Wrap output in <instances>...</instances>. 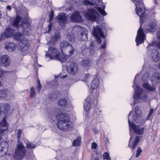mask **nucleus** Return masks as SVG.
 I'll list each match as a JSON object with an SVG mask.
<instances>
[{
  "mask_svg": "<svg viewBox=\"0 0 160 160\" xmlns=\"http://www.w3.org/2000/svg\"><path fill=\"white\" fill-rule=\"evenodd\" d=\"M58 113L57 114V112H52L50 113L49 117L53 121L56 118L57 126L59 129L64 131H68L72 126L69 115L66 113Z\"/></svg>",
  "mask_w": 160,
  "mask_h": 160,
  "instance_id": "obj_1",
  "label": "nucleus"
},
{
  "mask_svg": "<svg viewBox=\"0 0 160 160\" xmlns=\"http://www.w3.org/2000/svg\"><path fill=\"white\" fill-rule=\"evenodd\" d=\"M12 25L18 29L21 28L22 33L24 35H28L30 33V24L27 22H21L19 16H18L14 19Z\"/></svg>",
  "mask_w": 160,
  "mask_h": 160,
  "instance_id": "obj_2",
  "label": "nucleus"
},
{
  "mask_svg": "<svg viewBox=\"0 0 160 160\" xmlns=\"http://www.w3.org/2000/svg\"><path fill=\"white\" fill-rule=\"evenodd\" d=\"M22 133L21 129L18 130L17 133V137L18 139V143L17 147L15 151L14 154V158L17 159H21L23 158L25 155L26 151L22 143L19 141V138Z\"/></svg>",
  "mask_w": 160,
  "mask_h": 160,
  "instance_id": "obj_3",
  "label": "nucleus"
},
{
  "mask_svg": "<svg viewBox=\"0 0 160 160\" xmlns=\"http://www.w3.org/2000/svg\"><path fill=\"white\" fill-rule=\"evenodd\" d=\"M13 36L16 40L20 41L19 43V50L22 55L25 54L29 47L28 41L23 38V36L20 32L14 34Z\"/></svg>",
  "mask_w": 160,
  "mask_h": 160,
  "instance_id": "obj_4",
  "label": "nucleus"
},
{
  "mask_svg": "<svg viewBox=\"0 0 160 160\" xmlns=\"http://www.w3.org/2000/svg\"><path fill=\"white\" fill-rule=\"evenodd\" d=\"M142 116L141 110L138 107H136L134 110L130 112L128 115V123H133L134 121L140 123L138 120Z\"/></svg>",
  "mask_w": 160,
  "mask_h": 160,
  "instance_id": "obj_5",
  "label": "nucleus"
},
{
  "mask_svg": "<svg viewBox=\"0 0 160 160\" xmlns=\"http://www.w3.org/2000/svg\"><path fill=\"white\" fill-rule=\"evenodd\" d=\"M135 86L136 87V88H135L134 93L133 95L134 104L139 102V100L144 101L147 97L145 94L144 91L142 89L136 84Z\"/></svg>",
  "mask_w": 160,
  "mask_h": 160,
  "instance_id": "obj_6",
  "label": "nucleus"
},
{
  "mask_svg": "<svg viewBox=\"0 0 160 160\" xmlns=\"http://www.w3.org/2000/svg\"><path fill=\"white\" fill-rule=\"evenodd\" d=\"M135 6L136 13L139 16L140 20H142L146 15L145 8L143 7V3L142 1L133 0Z\"/></svg>",
  "mask_w": 160,
  "mask_h": 160,
  "instance_id": "obj_7",
  "label": "nucleus"
},
{
  "mask_svg": "<svg viewBox=\"0 0 160 160\" xmlns=\"http://www.w3.org/2000/svg\"><path fill=\"white\" fill-rule=\"evenodd\" d=\"M130 128V134L131 137L129 140L131 142L132 139L134 137V136L132 135V133H133V131L134 132L137 134L139 135L143 134L144 128H139V126L135 125L134 122L129 123Z\"/></svg>",
  "mask_w": 160,
  "mask_h": 160,
  "instance_id": "obj_8",
  "label": "nucleus"
},
{
  "mask_svg": "<svg viewBox=\"0 0 160 160\" xmlns=\"http://www.w3.org/2000/svg\"><path fill=\"white\" fill-rule=\"evenodd\" d=\"M92 34L96 38L97 41L99 44H100L101 42L100 37L105 38L102 30L99 26L97 25L96 27H93Z\"/></svg>",
  "mask_w": 160,
  "mask_h": 160,
  "instance_id": "obj_9",
  "label": "nucleus"
},
{
  "mask_svg": "<svg viewBox=\"0 0 160 160\" xmlns=\"http://www.w3.org/2000/svg\"><path fill=\"white\" fill-rule=\"evenodd\" d=\"M86 18L92 21H95L99 17V14L92 9H88L84 14Z\"/></svg>",
  "mask_w": 160,
  "mask_h": 160,
  "instance_id": "obj_10",
  "label": "nucleus"
},
{
  "mask_svg": "<svg viewBox=\"0 0 160 160\" xmlns=\"http://www.w3.org/2000/svg\"><path fill=\"white\" fill-rule=\"evenodd\" d=\"M78 65L77 63L71 62L68 66V72L71 75L76 74L78 73Z\"/></svg>",
  "mask_w": 160,
  "mask_h": 160,
  "instance_id": "obj_11",
  "label": "nucleus"
},
{
  "mask_svg": "<svg viewBox=\"0 0 160 160\" xmlns=\"http://www.w3.org/2000/svg\"><path fill=\"white\" fill-rule=\"evenodd\" d=\"M14 30L10 27L6 28L3 33H2L0 36V41L4 40L5 38H9L14 35Z\"/></svg>",
  "mask_w": 160,
  "mask_h": 160,
  "instance_id": "obj_12",
  "label": "nucleus"
},
{
  "mask_svg": "<svg viewBox=\"0 0 160 160\" xmlns=\"http://www.w3.org/2000/svg\"><path fill=\"white\" fill-rule=\"evenodd\" d=\"M79 30L81 32V35L82 40L83 41L87 40L88 39L87 31L86 29L82 28L79 26H76L73 28L72 32L74 33L75 32H77Z\"/></svg>",
  "mask_w": 160,
  "mask_h": 160,
  "instance_id": "obj_13",
  "label": "nucleus"
},
{
  "mask_svg": "<svg viewBox=\"0 0 160 160\" xmlns=\"http://www.w3.org/2000/svg\"><path fill=\"white\" fill-rule=\"evenodd\" d=\"M145 39V36L143 30L140 27L138 31L136 39L137 45L138 46L139 44L143 43Z\"/></svg>",
  "mask_w": 160,
  "mask_h": 160,
  "instance_id": "obj_14",
  "label": "nucleus"
},
{
  "mask_svg": "<svg viewBox=\"0 0 160 160\" xmlns=\"http://www.w3.org/2000/svg\"><path fill=\"white\" fill-rule=\"evenodd\" d=\"M60 46L62 49L67 48V49L69 52L68 55V56H71L73 53L74 48L68 42L65 41H63L60 43Z\"/></svg>",
  "mask_w": 160,
  "mask_h": 160,
  "instance_id": "obj_15",
  "label": "nucleus"
},
{
  "mask_svg": "<svg viewBox=\"0 0 160 160\" xmlns=\"http://www.w3.org/2000/svg\"><path fill=\"white\" fill-rule=\"evenodd\" d=\"M10 58L7 55H3L0 57V65L2 67H7L10 64Z\"/></svg>",
  "mask_w": 160,
  "mask_h": 160,
  "instance_id": "obj_16",
  "label": "nucleus"
},
{
  "mask_svg": "<svg viewBox=\"0 0 160 160\" xmlns=\"http://www.w3.org/2000/svg\"><path fill=\"white\" fill-rule=\"evenodd\" d=\"M49 52L50 54L46 53L45 56L47 58L49 57L51 59H56L57 57L60 54V52L56 48L53 47H49Z\"/></svg>",
  "mask_w": 160,
  "mask_h": 160,
  "instance_id": "obj_17",
  "label": "nucleus"
},
{
  "mask_svg": "<svg viewBox=\"0 0 160 160\" xmlns=\"http://www.w3.org/2000/svg\"><path fill=\"white\" fill-rule=\"evenodd\" d=\"M14 95L7 89H0V99L13 98Z\"/></svg>",
  "mask_w": 160,
  "mask_h": 160,
  "instance_id": "obj_18",
  "label": "nucleus"
},
{
  "mask_svg": "<svg viewBox=\"0 0 160 160\" xmlns=\"http://www.w3.org/2000/svg\"><path fill=\"white\" fill-rule=\"evenodd\" d=\"M4 46L6 50L8 52H11L15 50L16 45L12 42H7L5 43Z\"/></svg>",
  "mask_w": 160,
  "mask_h": 160,
  "instance_id": "obj_19",
  "label": "nucleus"
},
{
  "mask_svg": "<svg viewBox=\"0 0 160 160\" xmlns=\"http://www.w3.org/2000/svg\"><path fill=\"white\" fill-rule=\"evenodd\" d=\"M57 19L61 26L64 25L67 22V17L64 13L59 14L57 16Z\"/></svg>",
  "mask_w": 160,
  "mask_h": 160,
  "instance_id": "obj_20",
  "label": "nucleus"
},
{
  "mask_svg": "<svg viewBox=\"0 0 160 160\" xmlns=\"http://www.w3.org/2000/svg\"><path fill=\"white\" fill-rule=\"evenodd\" d=\"M160 54L156 49H152V51L151 57L152 60L155 62H157L160 58Z\"/></svg>",
  "mask_w": 160,
  "mask_h": 160,
  "instance_id": "obj_21",
  "label": "nucleus"
},
{
  "mask_svg": "<svg viewBox=\"0 0 160 160\" xmlns=\"http://www.w3.org/2000/svg\"><path fill=\"white\" fill-rule=\"evenodd\" d=\"M71 20L74 22H79L82 21V18L78 12H76L73 13L70 17Z\"/></svg>",
  "mask_w": 160,
  "mask_h": 160,
  "instance_id": "obj_22",
  "label": "nucleus"
},
{
  "mask_svg": "<svg viewBox=\"0 0 160 160\" xmlns=\"http://www.w3.org/2000/svg\"><path fill=\"white\" fill-rule=\"evenodd\" d=\"M151 80L152 82H154L155 84L158 83L160 82V73H154L151 77Z\"/></svg>",
  "mask_w": 160,
  "mask_h": 160,
  "instance_id": "obj_23",
  "label": "nucleus"
},
{
  "mask_svg": "<svg viewBox=\"0 0 160 160\" xmlns=\"http://www.w3.org/2000/svg\"><path fill=\"white\" fill-rule=\"evenodd\" d=\"M92 63V61L88 58L84 59L81 62L82 66L84 67L90 66Z\"/></svg>",
  "mask_w": 160,
  "mask_h": 160,
  "instance_id": "obj_24",
  "label": "nucleus"
},
{
  "mask_svg": "<svg viewBox=\"0 0 160 160\" xmlns=\"http://www.w3.org/2000/svg\"><path fill=\"white\" fill-rule=\"evenodd\" d=\"M90 102V98L88 97L85 100L84 104V109L85 111H88L90 110L91 106Z\"/></svg>",
  "mask_w": 160,
  "mask_h": 160,
  "instance_id": "obj_25",
  "label": "nucleus"
},
{
  "mask_svg": "<svg viewBox=\"0 0 160 160\" xmlns=\"http://www.w3.org/2000/svg\"><path fill=\"white\" fill-rule=\"evenodd\" d=\"M2 149L1 150V151H4L5 153H6L8 150V144L7 142L6 141L2 142L0 143Z\"/></svg>",
  "mask_w": 160,
  "mask_h": 160,
  "instance_id": "obj_26",
  "label": "nucleus"
},
{
  "mask_svg": "<svg viewBox=\"0 0 160 160\" xmlns=\"http://www.w3.org/2000/svg\"><path fill=\"white\" fill-rule=\"evenodd\" d=\"M156 27L155 23L154 22H152L147 26L146 29L148 31L151 32L154 31L156 30Z\"/></svg>",
  "mask_w": 160,
  "mask_h": 160,
  "instance_id": "obj_27",
  "label": "nucleus"
},
{
  "mask_svg": "<svg viewBox=\"0 0 160 160\" xmlns=\"http://www.w3.org/2000/svg\"><path fill=\"white\" fill-rule=\"evenodd\" d=\"M98 80L97 78H94L91 84V87L92 89H94L97 88L98 86Z\"/></svg>",
  "mask_w": 160,
  "mask_h": 160,
  "instance_id": "obj_28",
  "label": "nucleus"
},
{
  "mask_svg": "<svg viewBox=\"0 0 160 160\" xmlns=\"http://www.w3.org/2000/svg\"><path fill=\"white\" fill-rule=\"evenodd\" d=\"M67 58V56L63 53H60L58 55L56 59L58 60L61 62H65L66 61Z\"/></svg>",
  "mask_w": 160,
  "mask_h": 160,
  "instance_id": "obj_29",
  "label": "nucleus"
},
{
  "mask_svg": "<svg viewBox=\"0 0 160 160\" xmlns=\"http://www.w3.org/2000/svg\"><path fill=\"white\" fill-rule=\"evenodd\" d=\"M93 2H91L89 1L85 0L84 3L86 4L94 5L96 6H98L100 4V1L99 0H92Z\"/></svg>",
  "mask_w": 160,
  "mask_h": 160,
  "instance_id": "obj_30",
  "label": "nucleus"
},
{
  "mask_svg": "<svg viewBox=\"0 0 160 160\" xmlns=\"http://www.w3.org/2000/svg\"><path fill=\"white\" fill-rule=\"evenodd\" d=\"M58 103L59 105L64 107L67 104V102L65 99L61 98L59 100Z\"/></svg>",
  "mask_w": 160,
  "mask_h": 160,
  "instance_id": "obj_31",
  "label": "nucleus"
},
{
  "mask_svg": "<svg viewBox=\"0 0 160 160\" xmlns=\"http://www.w3.org/2000/svg\"><path fill=\"white\" fill-rule=\"evenodd\" d=\"M144 88L150 91H154L156 90V88L153 86L152 87L148 83H144L143 85Z\"/></svg>",
  "mask_w": 160,
  "mask_h": 160,
  "instance_id": "obj_32",
  "label": "nucleus"
},
{
  "mask_svg": "<svg viewBox=\"0 0 160 160\" xmlns=\"http://www.w3.org/2000/svg\"><path fill=\"white\" fill-rule=\"evenodd\" d=\"M81 138L80 137H78L76 139L74 140L73 142L72 145L74 146H79L81 142Z\"/></svg>",
  "mask_w": 160,
  "mask_h": 160,
  "instance_id": "obj_33",
  "label": "nucleus"
},
{
  "mask_svg": "<svg viewBox=\"0 0 160 160\" xmlns=\"http://www.w3.org/2000/svg\"><path fill=\"white\" fill-rule=\"evenodd\" d=\"M140 141V137L139 136H137L135 137V139L134 140L132 145V148L135 149L137 145L138 142Z\"/></svg>",
  "mask_w": 160,
  "mask_h": 160,
  "instance_id": "obj_34",
  "label": "nucleus"
},
{
  "mask_svg": "<svg viewBox=\"0 0 160 160\" xmlns=\"http://www.w3.org/2000/svg\"><path fill=\"white\" fill-rule=\"evenodd\" d=\"M26 144L27 148L30 149H34L36 147V145L31 142H26Z\"/></svg>",
  "mask_w": 160,
  "mask_h": 160,
  "instance_id": "obj_35",
  "label": "nucleus"
},
{
  "mask_svg": "<svg viewBox=\"0 0 160 160\" xmlns=\"http://www.w3.org/2000/svg\"><path fill=\"white\" fill-rule=\"evenodd\" d=\"M36 95V92L34 88L32 87L30 88V96L31 98H34Z\"/></svg>",
  "mask_w": 160,
  "mask_h": 160,
  "instance_id": "obj_36",
  "label": "nucleus"
},
{
  "mask_svg": "<svg viewBox=\"0 0 160 160\" xmlns=\"http://www.w3.org/2000/svg\"><path fill=\"white\" fill-rule=\"evenodd\" d=\"M2 107L4 109V112L7 113L10 109V105L7 103L4 104Z\"/></svg>",
  "mask_w": 160,
  "mask_h": 160,
  "instance_id": "obj_37",
  "label": "nucleus"
},
{
  "mask_svg": "<svg viewBox=\"0 0 160 160\" xmlns=\"http://www.w3.org/2000/svg\"><path fill=\"white\" fill-rule=\"evenodd\" d=\"M60 38V33L58 32H56L53 37V39L55 41H57V40Z\"/></svg>",
  "mask_w": 160,
  "mask_h": 160,
  "instance_id": "obj_38",
  "label": "nucleus"
},
{
  "mask_svg": "<svg viewBox=\"0 0 160 160\" xmlns=\"http://www.w3.org/2000/svg\"><path fill=\"white\" fill-rule=\"evenodd\" d=\"M96 9L102 15H106V13L103 9H101L100 7H97Z\"/></svg>",
  "mask_w": 160,
  "mask_h": 160,
  "instance_id": "obj_39",
  "label": "nucleus"
},
{
  "mask_svg": "<svg viewBox=\"0 0 160 160\" xmlns=\"http://www.w3.org/2000/svg\"><path fill=\"white\" fill-rule=\"evenodd\" d=\"M142 152V150L141 148L140 147H139L138 148V149L137 150V152H136V157L138 158L139 156V155Z\"/></svg>",
  "mask_w": 160,
  "mask_h": 160,
  "instance_id": "obj_40",
  "label": "nucleus"
},
{
  "mask_svg": "<svg viewBox=\"0 0 160 160\" xmlns=\"http://www.w3.org/2000/svg\"><path fill=\"white\" fill-rule=\"evenodd\" d=\"M103 156L104 159H106L107 160H110V158L108 153H104L103 154Z\"/></svg>",
  "mask_w": 160,
  "mask_h": 160,
  "instance_id": "obj_41",
  "label": "nucleus"
},
{
  "mask_svg": "<svg viewBox=\"0 0 160 160\" xmlns=\"http://www.w3.org/2000/svg\"><path fill=\"white\" fill-rule=\"evenodd\" d=\"M54 14V12L53 11H52L51 13L49 15V21H51L53 18Z\"/></svg>",
  "mask_w": 160,
  "mask_h": 160,
  "instance_id": "obj_42",
  "label": "nucleus"
},
{
  "mask_svg": "<svg viewBox=\"0 0 160 160\" xmlns=\"http://www.w3.org/2000/svg\"><path fill=\"white\" fill-rule=\"evenodd\" d=\"M148 73H145L142 78V79L143 80H147L148 78Z\"/></svg>",
  "mask_w": 160,
  "mask_h": 160,
  "instance_id": "obj_43",
  "label": "nucleus"
},
{
  "mask_svg": "<svg viewBox=\"0 0 160 160\" xmlns=\"http://www.w3.org/2000/svg\"><path fill=\"white\" fill-rule=\"evenodd\" d=\"M0 125L2 127H5L6 126L7 124L5 120H2L0 123Z\"/></svg>",
  "mask_w": 160,
  "mask_h": 160,
  "instance_id": "obj_44",
  "label": "nucleus"
},
{
  "mask_svg": "<svg viewBox=\"0 0 160 160\" xmlns=\"http://www.w3.org/2000/svg\"><path fill=\"white\" fill-rule=\"evenodd\" d=\"M5 72L2 69H0V78H2L4 75Z\"/></svg>",
  "mask_w": 160,
  "mask_h": 160,
  "instance_id": "obj_45",
  "label": "nucleus"
},
{
  "mask_svg": "<svg viewBox=\"0 0 160 160\" xmlns=\"http://www.w3.org/2000/svg\"><path fill=\"white\" fill-rule=\"evenodd\" d=\"M97 148V144L95 142H93L92 144V148L93 149H96Z\"/></svg>",
  "mask_w": 160,
  "mask_h": 160,
  "instance_id": "obj_46",
  "label": "nucleus"
},
{
  "mask_svg": "<svg viewBox=\"0 0 160 160\" xmlns=\"http://www.w3.org/2000/svg\"><path fill=\"white\" fill-rule=\"evenodd\" d=\"M52 28V23L51 22H50V23L48 25V31L46 32H45V33H48L51 30Z\"/></svg>",
  "mask_w": 160,
  "mask_h": 160,
  "instance_id": "obj_47",
  "label": "nucleus"
},
{
  "mask_svg": "<svg viewBox=\"0 0 160 160\" xmlns=\"http://www.w3.org/2000/svg\"><path fill=\"white\" fill-rule=\"evenodd\" d=\"M154 112V110L152 108H151L150 110L149 111V113L148 115V117H149L152 114V113H153Z\"/></svg>",
  "mask_w": 160,
  "mask_h": 160,
  "instance_id": "obj_48",
  "label": "nucleus"
},
{
  "mask_svg": "<svg viewBox=\"0 0 160 160\" xmlns=\"http://www.w3.org/2000/svg\"><path fill=\"white\" fill-rule=\"evenodd\" d=\"M157 37L158 39L160 40V29L157 33Z\"/></svg>",
  "mask_w": 160,
  "mask_h": 160,
  "instance_id": "obj_49",
  "label": "nucleus"
},
{
  "mask_svg": "<svg viewBox=\"0 0 160 160\" xmlns=\"http://www.w3.org/2000/svg\"><path fill=\"white\" fill-rule=\"evenodd\" d=\"M106 42L105 41L104 42L103 44L102 45L101 48H102L104 49L106 48Z\"/></svg>",
  "mask_w": 160,
  "mask_h": 160,
  "instance_id": "obj_50",
  "label": "nucleus"
},
{
  "mask_svg": "<svg viewBox=\"0 0 160 160\" xmlns=\"http://www.w3.org/2000/svg\"><path fill=\"white\" fill-rule=\"evenodd\" d=\"M89 74H86L85 75L84 80H86L89 77Z\"/></svg>",
  "mask_w": 160,
  "mask_h": 160,
  "instance_id": "obj_51",
  "label": "nucleus"
},
{
  "mask_svg": "<svg viewBox=\"0 0 160 160\" xmlns=\"http://www.w3.org/2000/svg\"><path fill=\"white\" fill-rule=\"evenodd\" d=\"M42 87V86L41 84H38V92H40Z\"/></svg>",
  "mask_w": 160,
  "mask_h": 160,
  "instance_id": "obj_52",
  "label": "nucleus"
},
{
  "mask_svg": "<svg viewBox=\"0 0 160 160\" xmlns=\"http://www.w3.org/2000/svg\"><path fill=\"white\" fill-rule=\"evenodd\" d=\"M156 44L157 47L159 48H160V42H158Z\"/></svg>",
  "mask_w": 160,
  "mask_h": 160,
  "instance_id": "obj_53",
  "label": "nucleus"
},
{
  "mask_svg": "<svg viewBox=\"0 0 160 160\" xmlns=\"http://www.w3.org/2000/svg\"><path fill=\"white\" fill-rule=\"evenodd\" d=\"M7 9L9 10V11H10L11 9V6H8L7 7Z\"/></svg>",
  "mask_w": 160,
  "mask_h": 160,
  "instance_id": "obj_54",
  "label": "nucleus"
},
{
  "mask_svg": "<svg viewBox=\"0 0 160 160\" xmlns=\"http://www.w3.org/2000/svg\"><path fill=\"white\" fill-rule=\"evenodd\" d=\"M2 111V108L0 107V115H1V114Z\"/></svg>",
  "mask_w": 160,
  "mask_h": 160,
  "instance_id": "obj_55",
  "label": "nucleus"
},
{
  "mask_svg": "<svg viewBox=\"0 0 160 160\" xmlns=\"http://www.w3.org/2000/svg\"><path fill=\"white\" fill-rule=\"evenodd\" d=\"M94 160H99L98 158H94Z\"/></svg>",
  "mask_w": 160,
  "mask_h": 160,
  "instance_id": "obj_56",
  "label": "nucleus"
},
{
  "mask_svg": "<svg viewBox=\"0 0 160 160\" xmlns=\"http://www.w3.org/2000/svg\"><path fill=\"white\" fill-rule=\"evenodd\" d=\"M67 76V75H65V76H63L62 77V78H65V77H66Z\"/></svg>",
  "mask_w": 160,
  "mask_h": 160,
  "instance_id": "obj_57",
  "label": "nucleus"
},
{
  "mask_svg": "<svg viewBox=\"0 0 160 160\" xmlns=\"http://www.w3.org/2000/svg\"><path fill=\"white\" fill-rule=\"evenodd\" d=\"M38 84H40V81L39 80H38Z\"/></svg>",
  "mask_w": 160,
  "mask_h": 160,
  "instance_id": "obj_58",
  "label": "nucleus"
},
{
  "mask_svg": "<svg viewBox=\"0 0 160 160\" xmlns=\"http://www.w3.org/2000/svg\"><path fill=\"white\" fill-rule=\"evenodd\" d=\"M2 82L0 81V86L2 85Z\"/></svg>",
  "mask_w": 160,
  "mask_h": 160,
  "instance_id": "obj_59",
  "label": "nucleus"
},
{
  "mask_svg": "<svg viewBox=\"0 0 160 160\" xmlns=\"http://www.w3.org/2000/svg\"><path fill=\"white\" fill-rule=\"evenodd\" d=\"M1 12H0V18H1Z\"/></svg>",
  "mask_w": 160,
  "mask_h": 160,
  "instance_id": "obj_60",
  "label": "nucleus"
},
{
  "mask_svg": "<svg viewBox=\"0 0 160 160\" xmlns=\"http://www.w3.org/2000/svg\"><path fill=\"white\" fill-rule=\"evenodd\" d=\"M158 151L160 152V148L158 149Z\"/></svg>",
  "mask_w": 160,
  "mask_h": 160,
  "instance_id": "obj_61",
  "label": "nucleus"
},
{
  "mask_svg": "<svg viewBox=\"0 0 160 160\" xmlns=\"http://www.w3.org/2000/svg\"><path fill=\"white\" fill-rule=\"evenodd\" d=\"M68 37H69L68 35H67V38H69Z\"/></svg>",
  "mask_w": 160,
  "mask_h": 160,
  "instance_id": "obj_62",
  "label": "nucleus"
},
{
  "mask_svg": "<svg viewBox=\"0 0 160 160\" xmlns=\"http://www.w3.org/2000/svg\"><path fill=\"white\" fill-rule=\"evenodd\" d=\"M53 98H56V97H55V96H53Z\"/></svg>",
  "mask_w": 160,
  "mask_h": 160,
  "instance_id": "obj_63",
  "label": "nucleus"
},
{
  "mask_svg": "<svg viewBox=\"0 0 160 160\" xmlns=\"http://www.w3.org/2000/svg\"><path fill=\"white\" fill-rule=\"evenodd\" d=\"M105 6H104V7H103V9H104V8H105Z\"/></svg>",
  "mask_w": 160,
  "mask_h": 160,
  "instance_id": "obj_64",
  "label": "nucleus"
}]
</instances>
